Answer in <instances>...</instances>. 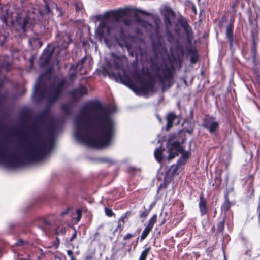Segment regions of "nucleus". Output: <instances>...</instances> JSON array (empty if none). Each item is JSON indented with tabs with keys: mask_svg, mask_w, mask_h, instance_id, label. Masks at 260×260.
<instances>
[{
	"mask_svg": "<svg viewBox=\"0 0 260 260\" xmlns=\"http://www.w3.org/2000/svg\"><path fill=\"white\" fill-rule=\"evenodd\" d=\"M80 114V117L75 119L76 127L83 126L95 134L99 132V134L98 136H84L77 128L75 131L77 139L98 148L110 145L115 131V124L111 118L110 108L103 106L98 101L90 102L81 108Z\"/></svg>",
	"mask_w": 260,
	"mask_h": 260,
	"instance_id": "obj_1",
	"label": "nucleus"
},
{
	"mask_svg": "<svg viewBox=\"0 0 260 260\" xmlns=\"http://www.w3.org/2000/svg\"><path fill=\"white\" fill-rule=\"evenodd\" d=\"M30 139L32 143L26 147L24 157L19 156L14 152L7 154L6 143L2 142L0 144V162L9 168H16L26 162L42 159L46 154V140L42 137L40 128L36 124H34L31 129Z\"/></svg>",
	"mask_w": 260,
	"mask_h": 260,
	"instance_id": "obj_2",
	"label": "nucleus"
},
{
	"mask_svg": "<svg viewBox=\"0 0 260 260\" xmlns=\"http://www.w3.org/2000/svg\"><path fill=\"white\" fill-rule=\"evenodd\" d=\"M67 80L63 78L57 83H51L47 88L46 93L47 98V106L36 116L37 121L41 122L48 117L50 106L56 102L63 95L66 88Z\"/></svg>",
	"mask_w": 260,
	"mask_h": 260,
	"instance_id": "obj_3",
	"label": "nucleus"
},
{
	"mask_svg": "<svg viewBox=\"0 0 260 260\" xmlns=\"http://www.w3.org/2000/svg\"><path fill=\"white\" fill-rule=\"evenodd\" d=\"M175 70L172 63L168 65L167 63L163 62L160 65H156V71L157 72L156 76L161 85L162 91L164 92L166 89L170 88L173 85Z\"/></svg>",
	"mask_w": 260,
	"mask_h": 260,
	"instance_id": "obj_4",
	"label": "nucleus"
},
{
	"mask_svg": "<svg viewBox=\"0 0 260 260\" xmlns=\"http://www.w3.org/2000/svg\"><path fill=\"white\" fill-rule=\"evenodd\" d=\"M10 20L12 26L16 24L17 27L23 32L26 31V27L29 23L27 17H23L19 13H14L10 12L8 9H2L0 12V20L6 25H8V20Z\"/></svg>",
	"mask_w": 260,
	"mask_h": 260,
	"instance_id": "obj_5",
	"label": "nucleus"
},
{
	"mask_svg": "<svg viewBox=\"0 0 260 260\" xmlns=\"http://www.w3.org/2000/svg\"><path fill=\"white\" fill-rule=\"evenodd\" d=\"M156 92L155 80L150 77L146 81L143 80L138 87L136 85L134 92L138 95H146L149 93H154Z\"/></svg>",
	"mask_w": 260,
	"mask_h": 260,
	"instance_id": "obj_6",
	"label": "nucleus"
},
{
	"mask_svg": "<svg viewBox=\"0 0 260 260\" xmlns=\"http://www.w3.org/2000/svg\"><path fill=\"white\" fill-rule=\"evenodd\" d=\"M113 37L116 40H123L125 38L123 27L118 23H112L107 25L104 37H107L108 40L110 37Z\"/></svg>",
	"mask_w": 260,
	"mask_h": 260,
	"instance_id": "obj_7",
	"label": "nucleus"
},
{
	"mask_svg": "<svg viewBox=\"0 0 260 260\" xmlns=\"http://www.w3.org/2000/svg\"><path fill=\"white\" fill-rule=\"evenodd\" d=\"M251 55L253 63V71L257 83L260 85V60L259 56L257 52L256 43L254 39L251 46Z\"/></svg>",
	"mask_w": 260,
	"mask_h": 260,
	"instance_id": "obj_8",
	"label": "nucleus"
},
{
	"mask_svg": "<svg viewBox=\"0 0 260 260\" xmlns=\"http://www.w3.org/2000/svg\"><path fill=\"white\" fill-rule=\"evenodd\" d=\"M96 18L100 20V23L97 29L95 30V37L100 42H102L104 40L105 43H107V37H104V33L107 25V20H108L107 18L105 17V13L103 15H96Z\"/></svg>",
	"mask_w": 260,
	"mask_h": 260,
	"instance_id": "obj_9",
	"label": "nucleus"
},
{
	"mask_svg": "<svg viewBox=\"0 0 260 260\" xmlns=\"http://www.w3.org/2000/svg\"><path fill=\"white\" fill-rule=\"evenodd\" d=\"M202 126L210 134H215L219 128V123L216 121L215 117L207 115L203 119Z\"/></svg>",
	"mask_w": 260,
	"mask_h": 260,
	"instance_id": "obj_10",
	"label": "nucleus"
},
{
	"mask_svg": "<svg viewBox=\"0 0 260 260\" xmlns=\"http://www.w3.org/2000/svg\"><path fill=\"white\" fill-rule=\"evenodd\" d=\"M167 147L168 149L169 155L168 159L171 160L178 156L179 153H182L183 151V146L178 141L172 142H168Z\"/></svg>",
	"mask_w": 260,
	"mask_h": 260,
	"instance_id": "obj_11",
	"label": "nucleus"
},
{
	"mask_svg": "<svg viewBox=\"0 0 260 260\" xmlns=\"http://www.w3.org/2000/svg\"><path fill=\"white\" fill-rule=\"evenodd\" d=\"M128 10L127 9H120L116 10H111L105 12V17L107 20H111L114 23H118L123 16L127 14Z\"/></svg>",
	"mask_w": 260,
	"mask_h": 260,
	"instance_id": "obj_12",
	"label": "nucleus"
},
{
	"mask_svg": "<svg viewBox=\"0 0 260 260\" xmlns=\"http://www.w3.org/2000/svg\"><path fill=\"white\" fill-rule=\"evenodd\" d=\"M178 22L185 31L187 42L191 43L193 38V31L186 19L181 17L178 19Z\"/></svg>",
	"mask_w": 260,
	"mask_h": 260,
	"instance_id": "obj_13",
	"label": "nucleus"
},
{
	"mask_svg": "<svg viewBox=\"0 0 260 260\" xmlns=\"http://www.w3.org/2000/svg\"><path fill=\"white\" fill-rule=\"evenodd\" d=\"M57 43L59 47L62 49L67 48L69 44L72 42L71 36L67 32H59L56 35Z\"/></svg>",
	"mask_w": 260,
	"mask_h": 260,
	"instance_id": "obj_14",
	"label": "nucleus"
},
{
	"mask_svg": "<svg viewBox=\"0 0 260 260\" xmlns=\"http://www.w3.org/2000/svg\"><path fill=\"white\" fill-rule=\"evenodd\" d=\"M87 94V88L82 84L80 85L78 88L73 89L69 93L70 95L74 101H78Z\"/></svg>",
	"mask_w": 260,
	"mask_h": 260,
	"instance_id": "obj_15",
	"label": "nucleus"
},
{
	"mask_svg": "<svg viewBox=\"0 0 260 260\" xmlns=\"http://www.w3.org/2000/svg\"><path fill=\"white\" fill-rule=\"evenodd\" d=\"M199 208L200 215L203 217L208 213V202L203 192H201L199 196Z\"/></svg>",
	"mask_w": 260,
	"mask_h": 260,
	"instance_id": "obj_16",
	"label": "nucleus"
},
{
	"mask_svg": "<svg viewBox=\"0 0 260 260\" xmlns=\"http://www.w3.org/2000/svg\"><path fill=\"white\" fill-rule=\"evenodd\" d=\"M45 92L44 84L38 82L35 86L33 95L34 99L38 102L42 101L44 97Z\"/></svg>",
	"mask_w": 260,
	"mask_h": 260,
	"instance_id": "obj_17",
	"label": "nucleus"
},
{
	"mask_svg": "<svg viewBox=\"0 0 260 260\" xmlns=\"http://www.w3.org/2000/svg\"><path fill=\"white\" fill-rule=\"evenodd\" d=\"M117 77H119L121 82L124 84L125 85L131 89H132L134 92L135 91V88H136V84L131 79L129 76L124 73L122 76L120 73H118L117 74Z\"/></svg>",
	"mask_w": 260,
	"mask_h": 260,
	"instance_id": "obj_18",
	"label": "nucleus"
},
{
	"mask_svg": "<svg viewBox=\"0 0 260 260\" xmlns=\"http://www.w3.org/2000/svg\"><path fill=\"white\" fill-rule=\"evenodd\" d=\"M44 7L39 9V14L43 18L49 19L53 16V13L50 9L49 4L46 0H44Z\"/></svg>",
	"mask_w": 260,
	"mask_h": 260,
	"instance_id": "obj_19",
	"label": "nucleus"
},
{
	"mask_svg": "<svg viewBox=\"0 0 260 260\" xmlns=\"http://www.w3.org/2000/svg\"><path fill=\"white\" fill-rule=\"evenodd\" d=\"M234 24L233 22L231 21L227 26L226 29V37L229 43L230 48L232 47L234 43L235 42V39L233 34Z\"/></svg>",
	"mask_w": 260,
	"mask_h": 260,
	"instance_id": "obj_20",
	"label": "nucleus"
},
{
	"mask_svg": "<svg viewBox=\"0 0 260 260\" xmlns=\"http://www.w3.org/2000/svg\"><path fill=\"white\" fill-rule=\"evenodd\" d=\"M53 54V51H44L41 56L40 57L39 64L41 67L46 66L51 59Z\"/></svg>",
	"mask_w": 260,
	"mask_h": 260,
	"instance_id": "obj_21",
	"label": "nucleus"
},
{
	"mask_svg": "<svg viewBox=\"0 0 260 260\" xmlns=\"http://www.w3.org/2000/svg\"><path fill=\"white\" fill-rule=\"evenodd\" d=\"M180 168H181L177 164L172 165L170 169L165 174V180L166 181L167 179H170L171 178L174 177L175 175H178L180 172L179 170Z\"/></svg>",
	"mask_w": 260,
	"mask_h": 260,
	"instance_id": "obj_22",
	"label": "nucleus"
},
{
	"mask_svg": "<svg viewBox=\"0 0 260 260\" xmlns=\"http://www.w3.org/2000/svg\"><path fill=\"white\" fill-rule=\"evenodd\" d=\"M187 52L190 55V62L191 64H194L199 60V55L197 49L195 47L187 49Z\"/></svg>",
	"mask_w": 260,
	"mask_h": 260,
	"instance_id": "obj_23",
	"label": "nucleus"
},
{
	"mask_svg": "<svg viewBox=\"0 0 260 260\" xmlns=\"http://www.w3.org/2000/svg\"><path fill=\"white\" fill-rule=\"evenodd\" d=\"M177 117V116L174 112H171L168 114L166 117L167 124L166 129L167 131H169L173 127L174 121Z\"/></svg>",
	"mask_w": 260,
	"mask_h": 260,
	"instance_id": "obj_24",
	"label": "nucleus"
},
{
	"mask_svg": "<svg viewBox=\"0 0 260 260\" xmlns=\"http://www.w3.org/2000/svg\"><path fill=\"white\" fill-rule=\"evenodd\" d=\"M86 60L87 56H85L81 60H79L76 64H72L70 67L69 71L70 72L72 70H76L77 69H79V71H81L84 68V64Z\"/></svg>",
	"mask_w": 260,
	"mask_h": 260,
	"instance_id": "obj_25",
	"label": "nucleus"
},
{
	"mask_svg": "<svg viewBox=\"0 0 260 260\" xmlns=\"http://www.w3.org/2000/svg\"><path fill=\"white\" fill-rule=\"evenodd\" d=\"M165 151V148H162L161 147L157 148L154 151V156L156 160L159 162H161L163 159V152Z\"/></svg>",
	"mask_w": 260,
	"mask_h": 260,
	"instance_id": "obj_26",
	"label": "nucleus"
},
{
	"mask_svg": "<svg viewBox=\"0 0 260 260\" xmlns=\"http://www.w3.org/2000/svg\"><path fill=\"white\" fill-rule=\"evenodd\" d=\"M39 226L44 231H47L50 229V228L51 226V223L47 219L43 218L41 220Z\"/></svg>",
	"mask_w": 260,
	"mask_h": 260,
	"instance_id": "obj_27",
	"label": "nucleus"
},
{
	"mask_svg": "<svg viewBox=\"0 0 260 260\" xmlns=\"http://www.w3.org/2000/svg\"><path fill=\"white\" fill-rule=\"evenodd\" d=\"M225 216L222 218H219L218 222L217 224V233H223L224 230V225L225 222Z\"/></svg>",
	"mask_w": 260,
	"mask_h": 260,
	"instance_id": "obj_28",
	"label": "nucleus"
},
{
	"mask_svg": "<svg viewBox=\"0 0 260 260\" xmlns=\"http://www.w3.org/2000/svg\"><path fill=\"white\" fill-rule=\"evenodd\" d=\"M231 203L229 200L228 194L226 193L224 196V202L221 206V210L224 212H227L231 207Z\"/></svg>",
	"mask_w": 260,
	"mask_h": 260,
	"instance_id": "obj_29",
	"label": "nucleus"
},
{
	"mask_svg": "<svg viewBox=\"0 0 260 260\" xmlns=\"http://www.w3.org/2000/svg\"><path fill=\"white\" fill-rule=\"evenodd\" d=\"M175 51L178 57L183 56L184 55V49L183 46L180 44L178 42L175 47Z\"/></svg>",
	"mask_w": 260,
	"mask_h": 260,
	"instance_id": "obj_30",
	"label": "nucleus"
},
{
	"mask_svg": "<svg viewBox=\"0 0 260 260\" xmlns=\"http://www.w3.org/2000/svg\"><path fill=\"white\" fill-rule=\"evenodd\" d=\"M113 56L115 57V59L113 61V67L116 70H119L122 68V62L119 57L113 54Z\"/></svg>",
	"mask_w": 260,
	"mask_h": 260,
	"instance_id": "obj_31",
	"label": "nucleus"
},
{
	"mask_svg": "<svg viewBox=\"0 0 260 260\" xmlns=\"http://www.w3.org/2000/svg\"><path fill=\"white\" fill-rule=\"evenodd\" d=\"M152 228L149 227L148 225H146L144 230L143 231L141 237H140V241H142L145 239L146 238V237L149 235V233L152 231Z\"/></svg>",
	"mask_w": 260,
	"mask_h": 260,
	"instance_id": "obj_32",
	"label": "nucleus"
},
{
	"mask_svg": "<svg viewBox=\"0 0 260 260\" xmlns=\"http://www.w3.org/2000/svg\"><path fill=\"white\" fill-rule=\"evenodd\" d=\"M151 249L150 247L146 248L141 253L139 257V260H146V258L148 255L149 252Z\"/></svg>",
	"mask_w": 260,
	"mask_h": 260,
	"instance_id": "obj_33",
	"label": "nucleus"
},
{
	"mask_svg": "<svg viewBox=\"0 0 260 260\" xmlns=\"http://www.w3.org/2000/svg\"><path fill=\"white\" fill-rule=\"evenodd\" d=\"M151 209V206L150 207V209H146L145 206L144 207V210L142 211H140V217L141 218L145 219L146 218L148 215H149L150 211Z\"/></svg>",
	"mask_w": 260,
	"mask_h": 260,
	"instance_id": "obj_34",
	"label": "nucleus"
},
{
	"mask_svg": "<svg viewBox=\"0 0 260 260\" xmlns=\"http://www.w3.org/2000/svg\"><path fill=\"white\" fill-rule=\"evenodd\" d=\"M156 38L157 39L156 44L153 43V46H161L162 45V40L163 37L161 35H160L158 32H156Z\"/></svg>",
	"mask_w": 260,
	"mask_h": 260,
	"instance_id": "obj_35",
	"label": "nucleus"
},
{
	"mask_svg": "<svg viewBox=\"0 0 260 260\" xmlns=\"http://www.w3.org/2000/svg\"><path fill=\"white\" fill-rule=\"evenodd\" d=\"M157 221V215H153L151 218L149 220V222L147 225L153 229L154 224Z\"/></svg>",
	"mask_w": 260,
	"mask_h": 260,
	"instance_id": "obj_36",
	"label": "nucleus"
},
{
	"mask_svg": "<svg viewBox=\"0 0 260 260\" xmlns=\"http://www.w3.org/2000/svg\"><path fill=\"white\" fill-rule=\"evenodd\" d=\"M165 36L167 40L169 43H171L173 42L174 39V37L170 31L167 30L166 32Z\"/></svg>",
	"mask_w": 260,
	"mask_h": 260,
	"instance_id": "obj_37",
	"label": "nucleus"
},
{
	"mask_svg": "<svg viewBox=\"0 0 260 260\" xmlns=\"http://www.w3.org/2000/svg\"><path fill=\"white\" fill-rule=\"evenodd\" d=\"M132 214V211H127L126 213L122 214L120 218L119 219L120 220V221L122 222L123 224H124L125 222V219L128 218V217L131 215Z\"/></svg>",
	"mask_w": 260,
	"mask_h": 260,
	"instance_id": "obj_38",
	"label": "nucleus"
},
{
	"mask_svg": "<svg viewBox=\"0 0 260 260\" xmlns=\"http://www.w3.org/2000/svg\"><path fill=\"white\" fill-rule=\"evenodd\" d=\"M77 77V72L73 71L69 75V78L72 83H74Z\"/></svg>",
	"mask_w": 260,
	"mask_h": 260,
	"instance_id": "obj_39",
	"label": "nucleus"
},
{
	"mask_svg": "<svg viewBox=\"0 0 260 260\" xmlns=\"http://www.w3.org/2000/svg\"><path fill=\"white\" fill-rule=\"evenodd\" d=\"M61 109L66 114H70L71 112V107L68 104L63 105L61 106Z\"/></svg>",
	"mask_w": 260,
	"mask_h": 260,
	"instance_id": "obj_40",
	"label": "nucleus"
},
{
	"mask_svg": "<svg viewBox=\"0 0 260 260\" xmlns=\"http://www.w3.org/2000/svg\"><path fill=\"white\" fill-rule=\"evenodd\" d=\"M134 78L138 81L140 84L143 81L141 74L138 72H135L133 75Z\"/></svg>",
	"mask_w": 260,
	"mask_h": 260,
	"instance_id": "obj_41",
	"label": "nucleus"
},
{
	"mask_svg": "<svg viewBox=\"0 0 260 260\" xmlns=\"http://www.w3.org/2000/svg\"><path fill=\"white\" fill-rule=\"evenodd\" d=\"M105 214L108 217H112L115 216V214L113 212L111 208L108 207H105L104 209Z\"/></svg>",
	"mask_w": 260,
	"mask_h": 260,
	"instance_id": "obj_42",
	"label": "nucleus"
},
{
	"mask_svg": "<svg viewBox=\"0 0 260 260\" xmlns=\"http://www.w3.org/2000/svg\"><path fill=\"white\" fill-rule=\"evenodd\" d=\"M76 214H77V217L76 218V222H79L82 217V211L81 209H78L76 210Z\"/></svg>",
	"mask_w": 260,
	"mask_h": 260,
	"instance_id": "obj_43",
	"label": "nucleus"
},
{
	"mask_svg": "<svg viewBox=\"0 0 260 260\" xmlns=\"http://www.w3.org/2000/svg\"><path fill=\"white\" fill-rule=\"evenodd\" d=\"M120 21H121L124 25L127 26H129L132 23L131 20L128 18H125L124 16L122 17V18L120 19Z\"/></svg>",
	"mask_w": 260,
	"mask_h": 260,
	"instance_id": "obj_44",
	"label": "nucleus"
},
{
	"mask_svg": "<svg viewBox=\"0 0 260 260\" xmlns=\"http://www.w3.org/2000/svg\"><path fill=\"white\" fill-rule=\"evenodd\" d=\"M223 173V171L222 169H220L219 170L218 174L215 177V181H218L219 184H220L221 183V182L222 181L221 176Z\"/></svg>",
	"mask_w": 260,
	"mask_h": 260,
	"instance_id": "obj_45",
	"label": "nucleus"
},
{
	"mask_svg": "<svg viewBox=\"0 0 260 260\" xmlns=\"http://www.w3.org/2000/svg\"><path fill=\"white\" fill-rule=\"evenodd\" d=\"M182 153L181 158L187 161L190 157V153L188 151H183Z\"/></svg>",
	"mask_w": 260,
	"mask_h": 260,
	"instance_id": "obj_46",
	"label": "nucleus"
},
{
	"mask_svg": "<svg viewBox=\"0 0 260 260\" xmlns=\"http://www.w3.org/2000/svg\"><path fill=\"white\" fill-rule=\"evenodd\" d=\"M248 191L250 193V196H253L254 194V188L252 184H250L248 185Z\"/></svg>",
	"mask_w": 260,
	"mask_h": 260,
	"instance_id": "obj_47",
	"label": "nucleus"
},
{
	"mask_svg": "<svg viewBox=\"0 0 260 260\" xmlns=\"http://www.w3.org/2000/svg\"><path fill=\"white\" fill-rule=\"evenodd\" d=\"M121 221H120V220H118L117 226L115 229L114 232L118 231L119 233H121L122 231V230H123V225L121 224Z\"/></svg>",
	"mask_w": 260,
	"mask_h": 260,
	"instance_id": "obj_48",
	"label": "nucleus"
},
{
	"mask_svg": "<svg viewBox=\"0 0 260 260\" xmlns=\"http://www.w3.org/2000/svg\"><path fill=\"white\" fill-rule=\"evenodd\" d=\"M135 236V234L127 233L123 237V240L125 241L133 238Z\"/></svg>",
	"mask_w": 260,
	"mask_h": 260,
	"instance_id": "obj_49",
	"label": "nucleus"
},
{
	"mask_svg": "<svg viewBox=\"0 0 260 260\" xmlns=\"http://www.w3.org/2000/svg\"><path fill=\"white\" fill-rule=\"evenodd\" d=\"M187 161L180 157L177 161L176 164L180 168L183 166L186 162Z\"/></svg>",
	"mask_w": 260,
	"mask_h": 260,
	"instance_id": "obj_50",
	"label": "nucleus"
},
{
	"mask_svg": "<svg viewBox=\"0 0 260 260\" xmlns=\"http://www.w3.org/2000/svg\"><path fill=\"white\" fill-rule=\"evenodd\" d=\"M214 250V246H210L207 249L206 252L208 255H211L212 253V252Z\"/></svg>",
	"mask_w": 260,
	"mask_h": 260,
	"instance_id": "obj_51",
	"label": "nucleus"
},
{
	"mask_svg": "<svg viewBox=\"0 0 260 260\" xmlns=\"http://www.w3.org/2000/svg\"><path fill=\"white\" fill-rule=\"evenodd\" d=\"M24 243V241L22 239H19L15 244L16 246H22L23 245Z\"/></svg>",
	"mask_w": 260,
	"mask_h": 260,
	"instance_id": "obj_52",
	"label": "nucleus"
},
{
	"mask_svg": "<svg viewBox=\"0 0 260 260\" xmlns=\"http://www.w3.org/2000/svg\"><path fill=\"white\" fill-rule=\"evenodd\" d=\"M194 117L193 110L191 109L189 111V114L188 115V119L192 120Z\"/></svg>",
	"mask_w": 260,
	"mask_h": 260,
	"instance_id": "obj_53",
	"label": "nucleus"
},
{
	"mask_svg": "<svg viewBox=\"0 0 260 260\" xmlns=\"http://www.w3.org/2000/svg\"><path fill=\"white\" fill-rule=\"evenodd\" d=\"M59 245V239L58 237H56L55 241L53 243V246L55 248H57Z\"/></svg>",
	"mask_w": 260,
	"mask_h": 260,
	"instance_id": "obj_54",
	"label": "nucleus"
},
{
	"mask_svg": "<svg viewBox=\"0 0 260 260\" xmlns=\"http://www.w3.org/2000/svg\"><path fill=\"white\" fill-rule=\"evenodd\" d=\"M104 72L105 73L108 74L110 76H111V75H112L113 76H115V77L116 76V75H115V74L114 72H110L109 71V70H107V69H104Z\"/></svg>",
	"mask_w": 260,
	"mask_h": 260,
	"instance_id": "obj_55",
	"label": "nucleus"
},
{
	"mask_svg": "<svg viewBox=\"0 0 260 260\" xmlns=\"http://www.w3.org/2000/svg\"><path fill=\"white\" fill-rule=\"evenodd\" d=\"M77 236V232L76 230H75L73 234H72V237L70 238V241L71 242L74 240L76 238Z\"/></svg>",
	"mask_w": 260,
	"mask_h": 260,
	"instance_id": "obj_56",
	"label": "nucleus"
},
{
	"mask_svg": "<svg viewBox=\"0 0 260 260\" xmlns=\"http://www.w3.org/2000/svg\"><path fill=\"white\" fill-rule=\"evenodd\" d=\"M165 22L166 24H169L170 25L171 24V21L170 19H169V18L168 17V16H166L165 17Z\"/></svg>",
	"mask_w": 260,
	"mask_h": 260,
	"instance_id": "obj_57",
	"label": "nucleus"
},
{
	"mask_svg": "<svg viewBox=\"0 0 260 260\" xmlns=\"http://www.w3.org/2000/svg\"><path fill=\"white\" fill-rule=\"evenodd\" d=\"M33 41L34 42H36L39 44V47H41L42 46V42L38 38H34L33 39Z\"/></svg>",
	"mask_w": 260,
	"mask_h": 260,
	"instance_id": "obj_58",
	"label": "nucleus"
},
{
	"mask_svg": "<svg viewBox=\"0 0 260 260\" xmlns=\"http://www.w3.org/2000/svg\"><path fill=\"white\" fill-rule=\"evenodd\" d=\"M34 57H31L29 59V63H30V67L31 68H32L33 67V65H34Z\"/></svg>",
	"mask_w": 260,
	"mask_h": 260,
	"instance_id": "obj_59",
	"label": "nucleus"
},
{
	"mask_svg": "<svg viewBox=\"0 0 260 260\" xmlns=\"http://www.w3.org/2000/svg\"><path fill=\"white\" fill-rule=\"evenodd\" d=\"M75 8H76V11L77 12H79V11L81 10V6L79 5L78 4H75Z\"/></svg>",
	"mask_w": 260,
	"mask_h": 260,
	"instance_id": "obj_60",
	"label": "nucleus"
},
{
	"mask_svg": "<svg viewBox=\"0 0 260 260\" xmlns=\"http://www.w3.org/2000/svg\"><path fill=\"white\" fill-rule=\"evenodd\" d=\"M67 254L69 256H70V258L74 256L73 252L71 250H67Z\"/></svg>",
	"mask_w": 260,
	"mask_h": 260,
	"instance_id": "obj_61",
	"label": "nucleus"
},
{
	"mask_svg": "<svg viewBox=\"0 0 260 260\" xmlns=\"http://www.w3.org/2000/svg\"><path fill=\"white\" fill-rule=\"evenodd\" d=\"M249 22L251 24H252L253 22V19L251 14L249 15Z\"/></svg>",
	"mask_w": 260,
	"mask_h": 260,
	"instance_id": "obj_62",
	"label": "nucleus"
},
{
	"mask_svg": "<svg viewBox=\"0 0 260 260\" xmlns=\"http://www.w3.org/2000/svg\"><path fill=\"white\" fill-rule=\"evenodd\" d=\"M139 12L143 15H150L149 13H148L146 11H145L144 10H139Z\"/></svg>",
	"mask_w": 260,
	"mask_h": 260,
	"instance_id": "obj_63",
	"label": "nucleus"
},
{
	"mask_svg": "<svg viewBox=\"0 0 260 260\" xmlns=\"http://www.w3.org/2000/svg\"><path fill=\"white\" fill-rule=\"evenodd\" d=\"M131 245L133 246L134 247V248L135 249V248L137 247L138 244H137V242H135V241H132L131 242Z\"/></svg>",
	"mask_w": 260,
	"mask_h": 260,
	"instance_id": "obj_64",
	"label": "nucleus"
}]
</instances>
